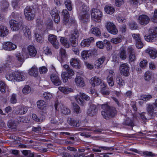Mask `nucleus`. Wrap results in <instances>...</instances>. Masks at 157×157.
Returning a JSON list of instances; mask_svg holds the SVG:
<instances>
[{"instance_id":"obj_15","label":"nucleus","mask_w":157,"mask_h":157,"mask_svg":"<svg viewBox=\"0 0 157 157\" xmlns=\"http://www.w3.org/2000/svg\"><path fill=\"white\" fill-rule=\"evenodd\" d=\"M32 8L31 6H27L24 10L25 18L29 20H33L35 17V14L32 11Z\"/></svg>"},{"instance_id":"obj_34","label":"nucleus","mask_w":157,"mask_h":157,"mask_svg":"<svg viewBox=\"0 0 157 157\" xmlns=\"http://www.w3.org/2000/svg\"><path fill=\"white\" fill-rule=\"evenodd\" d=\"M105 60V57L102 56L98 58L95 62V68L98 69L101 67L102 64Z\"/></svg>"},{"instance_id":"obj_1","label":"nucleus","mask_w":157,"mask_h":157,"mask_svg":"<svg viewBox=\"0 0 157 157\" xmlns=\"http://www.w3.org/2000/svg\"><path fill=\"white\" fill-rule=\"evenodd\" d=\"M101 107L103 111L101 112V114L106 120L108 119L109 117L115 116L117 114V111L115 108L109 107L107 104L102 105H97L91 104L87 111V114L90 116H93L95 114L98 110V108Z\"/></svg>"},{"instance_id":"obj_35","label":"nucleus","mask_w":157,"mask_h":157,"mask_svg":"<svg viewBox=\"0 0 157 157\" xmlns=\"http://www.w3.org/2000/svg\"><path fill=\"white\" fill-rule=\"evenodd\" d=\"M76 85L80 87H83L84 86L85 83L83 78L81 77L76 76L75 79Z\"/></svg>"},{"instance_id":"obj_9","label":"nucleus","mask_w":157,"mask_h":157,"mask_svg":"<svg viewBox=\"0 0 157 157\" xmlns=\"http://www.w3.org/2000/svg\"><path fill=\"white\" fill-rule=\"evenodd\" d=\"M92 19L97 22H99L101 21L102 16V13L99 10L93 8L91 13Z\"/></svg>"},{"instance_id":"obj_24","label":"nucleus","mask_w":157,"mask_h":157,"mask_svg":"<svg viewBox=\"0 0 157 157\" xmlns=\"http://www.w3.org/2000/svg\"><path fill=\"white\" fill-rule=\"evenodd\" d=\"M10 24L11 29L14 31L18 30L21 25L20 23L13 20L10 21Z\"/></svg>"},{"instance_id":"obj_32","label":"nucleus","mask_w":157,"mask_h":157,"mask_svg":"<svg viewBox=\"0 0 157 157\" xmlns=\"http://www.w3.org/2000/svg\"><path fill=\"white\" fill-rule=\"evenodd\" d=\"M22 4V0H12L11 1L12 7L16 10H18L21 7Z\"/></svg>"},{"instance_id":"obj_27","label":"nucleus","mask_w":157,"mask_h":157,"mask_svg":"<svg viewBox=\"0 0 157 157\" xmlns=\"http://www.w3.org/2000/svg\"><path fill=\"white\" fill-rule=\"evenodd\" d=\"M50 78L52 82L54 85L58 86L61 84V82L59 79L57 74H52Z\"/></svg>"},{"instance_id":"obj_42","label":"nucleus","mask_w":157,"mask_h":157,"mask_svg":"<svg viewBox=\"0 0 157 157\" xmlns=\"http://www.w3.org/2000/svg\"><path fill=\"white\" fill-rule=\"evenodd\" d=\"M23 30L25 36L30 39L31 38V33L29 28L26 26H24Z\"/></svg>"},{"instance_id":"obj_2","label":"nucleus","mask_w":157,"mask_h":157,"mask_svg":"<svg viewBox=\"0 0 157 157\" xmlns=\"http://www.w3.org/2000/svg\"><path fill=\"white\" fill-rule=\"evenodd\" d=\"M76 6L77 13L79 19L82 23L87 22L89 21L90 18L88 7L80 1L76 2Z\"/></svg>"},{"instance_id":"obj_39","label":"nucleus","mask_w":157,"mask_h":157,"mask_svg":"<svg viewBox=\"0 0 157 157\" xmlns=\"http://www.w3.org/2000/svg\"><path fill=\"white\" fill-rule=\"evenodd\" d=\"M91 33L96 36H99L101 35V32L99 28L98 27H93L90 30Z\"/></svg>"},{"instance_id":"obj_51","label":"nucleus","mask_w":157,"mask_h":157,"mask_svg":"<svg viewBox=\"0 0 157 157\" xmlns=\"http://www.w3.org/2000/svg\"><path fill=\"white\" fill-rule=\"evenodd\" d=\"M152 98V96L150 94H143L140 96L139 97L140 100L143 101H148Z\"/></svg>"},{"instance_id":"obj_28","label":"nucleus","mask_w":157,"mask_h":157,"mask_svg":"<svg viewBox=\"0 0 157 157\" xmlns=\"http://www.w3.org/2000/svg\"><path fill=\"white\" fill-rule=\"evenodd\" d=\"M70 65L75 68H80L81 67V61L79 59L76 58H73L70 61Z\"/></svg>"},{"instance_id":"obj_21","label":"nucleus","mask_w":157,"mask_h":157,"mask_svg":"<svg viewBox=\"0 0 157 157\" xmlns=\"http://www.w3.org/2000/svg\"><path fill=\"white\" fill-rule=\"evenodd\" d=\"M48 40L56 48H59V45L56 36L53 34L49 35L48 37Z\"/></svg>"},{"instance_id":"obj_36","label":"nucleus","mask_w":157,"mask_h":157,"mask_svg":"<svg viewBox=\"0 0 157 157\" xmlns=\"http://www.w3.org/2000/svg\"><path fill=\"white\" fill-rule=\"evenodd\" d=\"M9 30L7 28L3 25H0V37H4L8 34Z\"/></svg>"},{"instance_id":"obj_14","label":"nucleus","mask_w":157,"mask_h":157,"mask_svg":"<svg viewBox=\"0 0 157 157\" xmlns=\"http://www.w3.org/2000/svg\"><path fill=\"white\" fill-rule=\"evenodd\" d=\"M2 47L5 50L11 51L16 49L17 46L16 44L10 42H4L2 43Z\"/></svg>"},{"instance_id":"obj_64","label":"nucleus","mask_w":157,"mask_h":157,"mask_svg":"<svg viewBox=\"0 0 157 157\" xmlns=\"http://www.w3.org/2000/svg\"><path fill=\"white\" fill-rule=\"evenodd\" d=\"M104 43L106 45V48L109 51L112 49V46L110 42L106 40H104Z\"/></svg>"},{"instance_id":"obj_4","label":"nucleus","mask_w":157,"mask_h":157,"mask_svg":"<svg viewBox=\"0 0 157 157\" xmlns=\"http://www.w3.org/2000/svg\"><path fill=\"white\" fill-rule=\"evenodd\" d=\"M6 78L7 80L10 81L21 82L24 81L25 79L24 72L21 71L17 70L11 73L10 72L6 73Z\"/></svg>"},{"instance_id":"obj_10","label":"nucleus","mask_w":157,"mask_h":157,"mask_svg":"<svg viewBox=\"0 0 157 157\" xmlns=\"http://www.w3.org/2000/svg\"><path fill=\"white\" fill-rule=\"evenodd\" d=\"M105 26L107 31L113 35H116L118 33L116 26L112 22L108 21L106 22Z\"/></svg>"},{"instance_id":"obj_44","label":"nucleus","mask_w":157,"mask_h":157,"mask_svg":"<svg viewBox=\"0 0 157 157\" xmlns=\"http://www.w3.org/2000/svg\"><path fill=\"white\" fill-rule=\"evenodd\" d=\"M36 103L38 107L41 109H44L47 107V104L44 100H39Z\"/></svg>"},{"instance_id":"obj_16","label":"nucleus","mask_w":157,"mask_h":157,"mask_svg":"<svg viewBox=\"0 0 157 157\" xmlns=\"http://www.w3.org/2000/svg\"><path fill=\"white\" fill-rule=\"evenodd\" d=\"M67 72H63L61 74L62 78L64 82H66L68 78H71L75 74L74 71L71 69H70Z\"/></svg>"},{"instance_id":"obj_55","label":"nucleus","mask_w":157,"mask_h":157,"mask_svg":"<svg viewBox=\"0 0 157 157\" xmlns=\"http://www.w3.org/2000/svg\"><path fill=\"white\" fill-rule=\"evenodd\" d=\"M73 112L76 113H79L81 112L79 107L75 104H73Z\"/></svg>"},{"instance_id":"obj_17","label":"nucleus","mask_w":157,"mask_h":157,"mask_svg":"<svg viewBox=\"0 0 157 157\" xmlns=\"http://www.w3.org/2000/svg\"><path fill=\"white\" fill-rule=\"evenodd\" d=\"M153 104L155 106V107H154L153 105H148L147 107L148 113L151 116L154 114L157 115V99L155 100Z\"/></svg>"},{"instance_id":"obj_61","label":"nucleus","mask_w":157,"mask_h":157,"mask_svg":"<svg viewBox=\"0 0 157 157\" xmlns=\"http://www.w3.org/2000/svg\"><path fill=\"white\" fill-rule=\"evenodd\" d=\"M43 96L45 99L47 100H48L51 99L53 96L52 94L50 93L45 92L43 94Z\"/></svg>"},{"instance_id":"obj_56","label":"nucleus","mask_w":157,"mask_h":157,"mask_svg":"<svg viewBox=\"0 0 157 157\" xmlns=\"http://www.w3.org/2000/svg\"><path fill=\"white\" fill-rule=\"evenodd\" d=\"M31 88L28 85H26L23 89L22 92L25 94H28L30 93Z\"/></svg>"},{"instance_id":"obj_29","label":"nucleus","mask_w":157,"mask_h":157,"mask_svg":"<svg viewBox=\"0 0 157 157\" xmlns=\"http://www.w3.org/2000/svg\"><path fill=\"white\" fill-rule=\"evenodd\" d=\"M94 42V38L91 37L88 39H86L82 41L81 43V46L82 47H88L91 43Z\"/></svg>"},{"instance_id":"obj_60","label":"nucleus","mask_w":157,"mask_h":157,"mask_svg":"<svg viewBox=\"0 0 157 157\" xmlns=\"http://www.w3.org/2000/svg\"><path fill=\"white\" fill-rule=\"evenodd\" d=\"M116 82L120 86H122L124 85V81L120 77H118L116 78Z\"/></svg>"},{"instance_id":"obj_6","label":"nucleus","mask_w":157,"mask_h":157,"mask_svg":"<svg viewBox=\"0 0 157 157\" xmlns=\"http://www.w3.org/2000/svg\"><path fill=\"white\" fill-rule=\"evenodd\" d=\"M13 57L10 56H7L6 60L3 61L0 65V73L2 72L5 70H9L11 69V61Z\"/></svg>"},{"instance_id":"obj_59","label":"nucleus","mask_w":157,"mask_h":157,"mask_svg":"<svg viewBox=\"0 0 157 157\" xmlns=\"http://www.w3.org/2000/svg\"><path fill=\"white\" fill-rule=\"evenodd\" d=\"M131 4L134 5L141 4L145 2L147 0H130Z\"/></svg>"},{"instance_id":"obj_57","label":"nucleus","mask_w":157,"mask_h":157,"mask_svg":"<svg viewBox=\"0 0 157 157\" xmlns=\"http://www.w3.org/2000/svg\"><path fill=\"white\" fill-rule=\"evenodd\" d=\"M109 148L106 147L101 146L99 147L98 148H94L93 149V151H94L97 152H101V150H109Z\"/></svg>"},{"instance_id":"obj_47","label":"nucleus","mask_w":157,"mask_h":157,"mask_svg":"<svg viewBox=\"0 0 157 157\" xmlns=\"http://www.w3.org/2000/svg\"><path fill=\"white\" fill-rule=\"evenodd\" d=\"M59 90L61 92L64 94H67L71 92H72V89L63 87H59L58 88Z\"/></svg>"},{"instance_id":"obj_7","label":"nucleus","mask_w":157,"mask_h":157,"mask_svg":"<svg viewBox=\"0 0 157 157\" xmlns=\"http://www.w3.org/2000/svg\"><path fill=\"white\" fill-rule=\"evenodd\" d=\"M61 16L63 17V23L64 25H65L67 27L69 25L70 22L69 21V14L68 12L66 10H63L61 13ZM70 23L71 24H75V21L74 18H72L70 20Z\"/></svg>"},{"instance_id":"obj_26","label":"nucleus","mask_w":157,"mask_h":157,"mask_svg":"<svg viewBox=\"0 0 157 157\" xmlns=\"http://www.w3.org/2000/svg\"><path fill=\"white\" fill-rule=\"evenodd\" d=\"M57 58L58 60L61 63L67 59V54L64 49L63 48L60 49L59 54Z\"/></svg>"},{"instance_id":"obj_38","label":"nucleus","mask_w":157,"mask_h":157,"mask_svg":"<svg viewBox=\"0 0 157 157\" xmlns=\"http://www.w3.org/2000/svg\"><path fill=\"white\" fill-rule=\"evenodd\" d=\"M93 53L91 50L83 51L81 53L82 58L84 59H86L91 56Z\"/></svg>"},{"instance_id":"obj_30","label":"nucleus","mask_w":157,"mask_h":157,"mask_svg":"<svg viewBox=\"0 0 157 157\" xmlns=\"http://www.w3.org/2000/svg\"><path fill=\"white\" fill-rule=\"evenodd\" d=\"M146 52L148 53L150 57L152 59H155L157 57V50L154 48H147Z\"/></svg>"},{"instance_id":"obj_52","label":"nucleus","mask_w":157,"mask_h":157,"mask_svg":"<svg viewBox=\"0 0 157 157\" xmlns=\"http://www.w3.org/2000/svg\"><path fill=\"white\" fill-rule=\"evenodd\" d=\"M66 7L68 10L71 11L72 10V5L70 0H66L64 2Z\"/></svg>"},{"instance_id":"obj_12","label":"nucleus","mask_w":157,"mask_h":157,"mask_svg":"<svg viewBox=\"0 0 157 157\" xmlns=\"http://www.w3.org/2000/svg\"><path fill=\"white\" fill-rule=\"evenodd\" d=\"M129 65L126 63L121 64L119 67L120 72L121 75L126 77L129 75Z\"/></svg>"},{"instance_id":"obj_25","label":"nucleus","mask_w":157,"mask_h":157,"mask_svg":"<svg viewBox=\"0 0 157 157\" xmlns=\"http://www.w3.org/2000/svg\"><path fill=\"white\" fill-rule=\"evenodd\" d=\"M25 53L24 52V50L23 49L22 52H17L16 54V56L20 63V64L17 66V67H20L22 63L24 61V59H25ZM27 57H26L27 58Z\"/></svg>"},{"instance_id":"obj_18","label":"nucleus","mask_w":157,"mask_h":157,"mask_svg":"<svg viewBox=\"0 0 157 157\" xmlns=\"http://www.w3.org/2000/svg\"><path fill=\"white\" fill-rule=\"evenodd\" d=\"M94 154H91L90 155L85 156L84 153H77L75 155L73 153L70 154L68 153H64L63 154V156L62 157H94Z\"/></svg>"},{"instance_id":"obj_20","label":"nucleus","mask_w":157,"mask_h":157,"mask_svg":"<svg viewBox=\"0 0 157 157\" xmlns=\"http://www.w3.org/2000/svg\"><path fill=\"white\" fill-rule=\"evenodd\" d=\"M89 82L93 87L101 85L104 82L99 78L97 76H94L89 80Z\"/></svg>"},{"instance_id":"obj_54","label":"nucleus","mask_w":157,"mask_h":157,"mask_svg":"<svg viewBox=\"0 0 157 157\" xmlns=\"http://www.w3.org/2000/svg\"><path fill=\"white\" fill-rule=\"evenodd\" d=\"M144 113H136L134 114V118H136V119L138 120V119L140 118V117L143 120H144L146 119V118L145 116L144 115Z\"/></svg>"},{"instance_id":"obj_49","label":"nucleus","mask_w":157,"mask_h":157,"mask_svg":"<svg viewBox=\"0 0 157 157\" xmlns=\"http://www.w3.org/2000/svg\"><path fill=\"white\" fill-rule=\"evenodd\" d=\"M134 122L133 119H131L127 117L124 121L123 123L125 125L132 126L134 125Z\"/></svg>"},{"instance_id":"obj_13","label":"nucleus","mask_w":157,"mask_h":157,"mask_svg":"<svg viewBox=\"0 0 157 157\" xmlns=\"http://www.w3.org/2000/svg\"><path fill=\"white\" fill-rule=\"evenodd\" d=\"M75 98L78 103L80 105H82L84 100L87 101L90 99V97L82 92H80L75 96Z\"/></svg>"},{"instance_id":"obj_19","label":"nucleus","mask_w":157,"mask_h":157,"mask_svg":"<svg viewBox=\"0 0 157 157\" xmlns=\"http://www.w3.org/2000/svg\"><path fill=\"white\" fill-rule=\"evenodd\" d=\"M149 17L145 15H141L139 16L138 18V22L141 25H145L149 22Z\"/></svg>"},{"instance_id":"obj_48","label":"nucleus","mask_w":157,"mask_h":157,"mask_svg":"<svg viewBox=\"0 0 157 157\" xmlns=\"http://www.w3.org/2000/svg\"><path fill=\"white\" fill-rule=\"evenodd\" d=\"M8 87L4 82L0 81V91L2 93H5L6 90L8 89Z\"/></svg>"},{"instance_id":"obj_3","label":"nucleus","mask_w":157,"mask_h":157,"mask_svg":"<svg viewBox=\"0 0 157 157\" xmlns=\"http://www.w3.org/2000/svg\"><path fill=\"white\" fill-rule=\"evenodd\" d=\"M79 35V33L78 31L75 30L71 33V37L70 38L71 43L67 40L64 37H61L60 42L66 48L70 47L71 44L72 47H75L77 45V38Z\"/></svg>"},{"instance_id":"obj_40","label":"nucleus","mask_w":157,"mask_h":157,"mask_svg":"<svg viewBox=\"0 0 157 157\" xmlns=\"http://www.w3.org/2000/svg\"><path fill=\"white\" fill-rule=\"evenodd\" d=\"M29 75L34 77H37L38 75V71L37 67L34 66L29 70Z\"/></svg>"},{"instance_id":"obj_31","label":"nucleus","mask_w":157,"mask_h":157,"mask_svg":"<svg viewBox=\"0 0 157 157\" xmlns=\"http://www.w3.org/2000/svg\"><path fill=\"white\" fill-rule=\"evenodd\" d=\"M15 112L16 113L24 114L27 111V107L22 105H19L14 108Z\"/></svg>"},{"instance_id":"obj_43","label":"nucleus","mask_w":157,"mask_h":157,"mask_svg":"<svg viewBox=\"0 0 157 157\" xmlns=\"http://www.w3.org/2000/svg\"><path fill=\"white\" fill-rule=\"evenodd\" d=\"M17 122L13 120H10L8 121L7 123L8 127L12 129H16L17 127Z\"/></svg>"},{"instance_id":"obj_8","label":"nucleus","mask_w":157,"mask_h":157,"mask_svg":"<svg viewBox=\"0 0 157 157\" xmlns=\"http://www.w3.org/2000/svg\"><path fill=\"white\" fill-rule=\"evenodd\" d=\"M37 27L38 29H36L34 31V33L35 35V38L36 40L39 43H41L43 41V37L40 34V29L39 28L41 27V23L40 19H38L36 21Z\"/></svg>"},{"instance_id":"obj_41","label":"nucleus","mask_w":157,"mask_h":157,"mask_svg":"<svg viewBox=\"0 0 157 157\" xmlns=\"http://www.w3.org/2000/svg\"><path fill=\"white\" fill-rule=\"evenodd\" d=\"M100 92L103 95H108L109 94V91L106 90V84L104 82L100 85Z\"/></svg>"},{"instance_id":"obj_22","label":"nucleus","mask_w":157,"mask_h":157,"mask_svg":"<svg viewBox=\"0 0 157 157\" xmlns=\"http://www.w3.org/2000/svg\"><path fill=\"white\" fill-rule=\"evenodd\" d=\"M109 73L106 79L107 82L109 85L113 86L114 85V81L113 80L114 73V71L112 70H109Z\"/></svg>"},{"instance_id":"obj_23","label":"nucleus","mask_w":157,"mask_h":157,"mask_svg":"<svg viewBox=\"0 0 157 157\" xmlns=\"http://www.w3.org/2000/svg\"><path fill=\"white\" fill-rule=\"evenodd\" d=\"M59 11L56 8L53 9L51 11V15L56 23H58L60 21V17L59 15Z\"/></svg>"},{"instance_id":"obj_58","label":"nucleus","mask_w":157,"mask_h":157,"mask_svg":"<svg viewBox=\"0 0 157 157\" xmlns=\"http://www.w3.org/2000/svg\"><path fill=\"white\" fill-rule=\"evenodd\" d=\"M22 153L23 155L26 157H32L33 155V152L29 150H23L22 151Z\"/></svg>"},{"instance_id":"obj_45","label":"nucleus","mask_w":157,"mask_h":157,"mask_svg":"<svg viewBox=\"0 0 157 157\" xmlns=\"http://www.w3.org/2000/svg\"><path fill=\"white\" fill-rule=\"evenodd\" d=\"M119 56L120 58L122 59H125L127 57L125 50L124 47H121L119 52Z\"/></svg>"},{"instance_id":"obj_62","label":"nucleus","mask_w":157,"mask_h":157,"mask_svg":"<svg viewBox=\"0 0 157 157\" xmlns=\"http://www.w3.org/2000/svg\"><path fill=\"white\" fill-rule=\"evenodd\" d=\"M151 74L149 71L146 72L144 75V78L145 80L149 81L151 79Z\"/></svg>"},{"instance_id":"obj_63","label":"nucleus","mask_w":157,"mask_h":157,"mask_svg":"<svg viewBox=\"0 0 157 157\" xmlns=\"http://www.w3.org/2000/svg\"><path fill=\"white\" fill-rule=\"evenodd\" d=\"M32 117L34 121H36L39 122H42L43 121V120L45 119L44 117H42V118H40V119H39L37 117L36 115L35 114H32Z\"/></svg>"},{"instance_id":"obj_37","label":"nucleus","mask_w":157,"mask_h":157,"mask_svg":"<svg viewBox=\"0 0 157 157\" xmlns=\"http://www.w3.org/2000/svg\"><path fill=\"white\" fill-rule=\"evenodd\" d=\"M28 50L29 55L31 57H34L37 53V51L35 47L33 45H29Z\"/></svg>"},{"instance_id":"obj_46","label":"nucleus","mask_w":157,"mask_h":157,"mask_svg":"<svg viewBox=\"0 0 157 157\" xmlns=\"http://www.w3.org/2000/svg\"><path fill=\"white\" fill-rule=\"evenodd\" d=\"M67 122L71 126H79V121H75L73 119L68 118L67 119Z\"/></svg>"},{"instance_id":"obj_5","label":"nucleus","mask_w":157,"mask_h":157,"mask_svg":"<svg viewBox=\"0 0 157 157\" xmlns=\"http://www.w3.org/2000/svg\"><path fill=\"white\" fill-rule=\"evenodd\" d=\"M149 35L144 36V39L147 42H152L157 37V27L153 28L148 31Z\"/></svg>"},{"instance_id":"obj_11","label":"nucleus","mask_w":157,"mask_h":157,"mask_svg":"<svg viewBox=\"0 0 157 157\" xmlns=\"http://www.w3.org/2000/svg\"><path fill=\"white\" fill-rule=\"evenodd\" d=\"M55 107L57 111H60L61 113L64 114H68L70 113L69 109L65 107L62 104L59 103L58 101H56Z\"/></svg>"},{"instance_id":"obj_33","label":"nucleus","mask_w":157,"mask_h":157,"mask_svg":"<svg viewBox=\"0 0 157 157\" xmlns=\"http://www.w3.org/2000/svg\"><path fill=\"white\" fill-rule=\"evenodd\" d=\"M127 51L129 53L130 55L129 56V61L130 62H132L135 61L136 58L134 54H133V49L132 46H129L127 49Z\"/></svg>"},{"instance_id":"obj_50","label":"nucleus","mask_w":157,"mask_h":157,"mask_svg":"<svg viewBox=\"0 0 157 157\" xmlns=\"http://www.w3.org/2000/svg\"><path fill=\"white\" fill-rule=\"evenodd\" d=\"M105 10L107 13L112 14L114 12L115 10L113 7L106 6L105 7Z\"/></svg>"},{"instance_id":"obj_53","label":"nucleus","mask_w":157,"mask_h":157,"mask_svg":"<svg viewBox=\"0 0 157 157\" xmlns=\"http://www.w3.org/2000/svg\"><path fill=\"white\" fill-rule=\"evenodd\" d=\"M122 39V38L121 37H118L112 38L111 40V42L113 44H117L121 42Z\"/></svg>"}]
</instances>
